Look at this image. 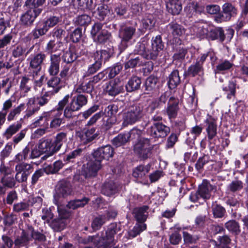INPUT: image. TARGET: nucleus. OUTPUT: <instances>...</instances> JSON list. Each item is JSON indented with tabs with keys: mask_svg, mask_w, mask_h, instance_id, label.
Returning <instances> with one entry per match:
<instances>
[{
	"mask_svg": "<svg viewBox=\"0 0 248 248\" xmlns=\"http://www.w3.org/2000/svg\"><path fill=\"white\" fill-rule=\"evenodd\" d=\"M169 31L172 35L176 39L175 42L180 44L179 37L185 33L184 29L176 23L171 22L168 25Z\"/></svg>",
	"mask_w": 248,
	"mask_h": 248,
	"instance_id": "nucleus-24",
	"label": "nucleus"
},
{
	"mask_svg": "<svg viewBox=\"0 0 248 248\" xmlns=\"http://www.w3.org/2000/svg\"><path fill=\"white\" fill-rule=\"evenodd\" d=\"M30 203L27 202L23 201L14 204L13 206V211L16 213L27 211L29 210Z\"/></svg>",
	"mask_w": 248,
	"mask_h": 248,
	"instance_id": "nucleus-52",
	"label": "nucleus"
},
{
	"mask_svg": "<svg viewBox=\"0 0 248 248\" xmlns=\"http://www.w3.org/2000/svg\"><path fill=\"white\" fill-rule=\"evenodd\" d=\"M87 103V99L86 96L82 94H79L75 96L69 107H67L64 110V115L67 118L72 117V112L78 111Z\"/></svg>",
	"mask_w": 248,
	"mask_h": 248,
	"instance_id": "nucleus-8",
	"label": "nucleus"
},
{
	"mask_svg": "<svg viewBox=\"0 0 248 248\" xmlns=\"http://www.w3.org/2000/svg\"><path fill=\"white\" fill-rule=\"evenodd\" d=\"M225 227L229 231L236 234L239 233L241 231L238 223L234 220H229L226 222Z\"/></svg>",
	"mask_w": 248,
	"mask_h": 248,
	"instance_id": "nucleus-49",
	"label": "nucleus"
},
{
	"mask_svg": "<svg viewBox=\"0 0 248 248\" xmlns=\"http://www.w3.org/2000/svg\"><path fill=\"white\" fill-rule=\"evenodd\" d=\"M168 12L173 15L180 14L182 5L180 0H163Z\"/></svg>",
	"mask_w": 248,
	"mask_h": 248,
	"instance_id": "nucleus-23",
	"label": "nucleus"
},
{
	"mask_svg": "<svg viewBox=\"0 0 248 248\" xmlns=\"http://www.w3.org/2000/svg\"><path fill=\"white\" fill-rule=\"evenodd\" d=\"M106 221V217L105 215H101L95 217L92 223V227L93 230H99L105 223Z\"/></svg>",
	"mask_w": 248,
	"mask_h": 248,
	"instance_id": "nucleus-48",
	"label": "nucleus"
},
{
	"mask_svg": "<svg viewBox=\"0 0 248 248\" xmlns=\"http://www.w3.org/2000/svg\"><path fill=\"white\" fill-rule=\"evenodd\" d=\"M89 201V199L87 198H84L81 200H75L69 202L67 206L70 209L74 210L84 206Z\"/></svg>",
	"mask_w": 248,
	"mask_h": 248,
	"instance_id": "nucleus-42",
	"label": "nucleus"
},
{
	"mask_svg": "<svg viewBox=\"0 0 248 248\" xmlns=\"http://www.w3.org/2000/svg\"><path fill=\"white\" fill-rule=\"evenodd\" d=\"M147 132L155 138H165L170 132V128L162 123L155 122L148 129Z\"/></svg>",
	"mask_w": 248,
	"mask_h": 248,
	"instance_id": "nucleus-9",
	"label": "nucleus"
},
{
	"mask_svg": "<svg viewBox=\"0 0 248 248\" xmlns=\"http://www.w3.org/2000/svg\"><path fill=\"white\" fill-rule=\"evenodd\" d=\"M60 55L55 54L51 56V65L49 69L50 74L55 75L59 71Z\"/></svg>",
	"mask_w": 248,
	"mask_h": 248,
	"instance_id": "nucleus-34",
	"label": "nucleus"
},
{
	"mask_svg": "<svg viewBox=\"0 0 248 248\" xmlns=\"http://www.w3.org/2000/svg\"><path fill=\"white\" fill-rule=\"evenodd\" d=\"M210 24L203 21L197 22L191 27L190 31L191 33L196 34L200 37H207Z\"/></svg>",
	"mask_w": 248,
	"mask_h": 248,
	"instance_id": "nucleus-14",
	"label": "nucleus"
},
{
	"mask_svg": "<svg viewBox=\"0 0 248 248\" xmlns=\"http://www.w3.org/2000/svg\"><path fill=\"white\" fill-rule=\"evenodd\" d=\"M94 16L99 20H106L109 21L115 18V15L106 5L99 6L97 10L93 13Z\"/></svg>",
	"mask_w": 248,
	"mask_h": 248,
	"instance_id": "nucleus-12",
	"label": "nucleus"
},
{
	"mask_svg": "<svg viewBox=\"0 0 248 248\" xmlns=\"http://www.w3.org/2000/svg\"><path fill=\"white\" fill-rule=\"evenodd\" d=\"M74 4L81 10L90 9L92 7L93 0H73Z\"/></svg>",
	"mask_w": 248,
	"mask_h": 248,
	"instance_id": "nucleus-47",
	"label": "nucleus"
},
{
	"mask_svg": "<svg viewBox=\"0 0 248 248\" xmlns=\"http://www.w3.org/2000/svg\"><path fill=\"white\" fill-rule=\"evenodd\" d=\"M31 85L30 79L25 76L21 78L19 85V93L20 97H25L31 90Z\"/></svg>",
	"mask_w": 248,
	"mask_h": 248,
	"instance_id": "nucleus-29",
	"label": "nucleus"
},
{
	"mask_svg": "<svg viewBox=\"0 0 248 248\" xmlns=\"http://www.w3.org/2000/svg\"><path fill=\"white\" fill-rule=\"evenodd\" d=\"M141 83V80L139 77L137 76L133 77L128 80L127 84L126 85V89L129 92L137 90L140 89Z\"/></svg>",
	"mask_w": 248,
	"mask_h": 248,
	"instance_id": "nucleus-35",
	"label": "nucleus"
},
{
	"mask_svg": "<svg viewBox=\"0 0 248 248\" xmlns=\"http://www.w3.org/2000/svg\"><path fill=\"white\" fill-rule=\"evenodd\" d=\"M146 224L144 223H137L130 232L129 234L132 237H135L142 231L146 229Z\"/></svg>",
	"mask_w": 248,
	"mask_h": 248,
	"instance_id": "nucleus-51",
	"label": "nucleus"
},
{
	"mask_svg": "<svg viewBox=\"0 0 248 248\" xmlns=\"http://www.w3.org/2000/svg\"><path fill=\"white\" fill-rule=\"evenodd\" d=\"M205 124L208 139L211 140L217 134V119L210 115H208L205 120Z\"/></svg>",
	"mask_w": 248,
	"mask_h": 248,
	"instance_id": "nucleus-17",
	"label": "nucleus"
},
{
	"mask_svg": "<svg viewBox=\"0 0 248 248\" xmlns=\"http://www.w3.org/2000/svg\"><path fill=\"white\" fill-rule=\"evenodd\" d=\"M60 79L57 77H52L47 82L49 89H47V93L53 94L58 92L61 88L59 85Z\"/></svg>",
	"mask_w": 248,
	"mask_h": 248,
	"instance_id": "nucleus-33",
	"label": "nucleus"
},
{
	"mask_svg": "<svg viewBox=\"0 0 248 248\" xmlns=\"http://www.w3.org/2000/svg\"><path fill=\"white\" fill-rule=\"evenodd\" d=\"M103 26L101 23H96L92 26L91 31L93 41L100 44L106 43L111 37V34L107 30L102 29Z\"/></svg>",
	"mask_w": 248,
	"mask_h": 248,
	"instance_id": "nucleus-6",
	"label": "nucleus"
},
{
	"mask_svg": "<svg viewBox=\"0 0 248 248\" xmlns=\"http://www.w3.org/2000/svg\"><path fill=\"white\" fill-rule=\"evenodd\" d=\"M57 193L60 196L65 197L72 193L71 186L69 183L61 181L58 186Z\"/></svg>",
	"mask_w": 248,
	"mask_h": 248,
	"instance_id": "nucleus-31",
	"label": "nucleus"
},
{
	"mask_svg": "<svg viewBox=\"0 0 248 248\" xmlns=\"http://www.w3.org/2000/svg\"><path fill=\"white\" fill-rule=\"evenodd\" d=\"M116 233V226L115 224H111L105 234L90 236L89 241L93 242L98 248H109L115 245L113 237Z\"/></svg>",
	"mask_w": 248,
	"mask_h": 248,
	"instance_id": "nucleus-2",
	"label": "nucleus"
},
{
	"mask_svg": "<svg viewBox=\"0 0 248 248\" xmlns=\"http://www.w3.org/2000/svg\"><path fill=\"white\" fill-rule=\"evenodd\" d=\"M222 17L225 20H229L237 14L236 9L230 3H225L222 6Z\"/></svg>",
	"mask_w": 248,
	"mask_h": 248,
	"instance_id": "nucleus-30",
	"label": "nucleus"
},
{
	"mask_svg": "<svg viewBox=\"0 0 248 248\" xmlns=\"http://www.w3.org/2000/svg\"><path fill=\"white\" fill-rule=\"evenodd\" d=\"M145 115L143 105L134 104L129 106L122 114V125H133L140 121Z\"/></svg>",
	"mask_w": 248,
	"mask_h": 248,
	"instance_id": "nucleus-1",
	"label": "nucleus"
},
{
	"mask_svg": "<svg viewBox=\"0 0 248 248\" xmlns=\"http://www.w3.org/2000/svg\"><path fill=\"white\" fill-rule=\"evenodd\" d=\"M101 168V162L93 158L83 166L82 173L85 178L94 177Z\"/></svg>",
	"mask_w": 248,
	"mask_h": 248,
	"instance_id": "nucleus-10",
	"label": "nucleus"
},
{
	"mask_svg": "<svg viewBox=\"0 0 248 248\" xmlns=\"http://www.w3.org/2000/svg\"><path fill=\"white\" fill-rule=\"evenodd\" d=\"M142 64V61H140L139 57L134 59H131L125 63V69L134 68L137 66H140Z\"/></svg>",
	"mask_w": 248,
	"mask_h": 248,
	"instance_id": "nucleus-60",
	"label": "nucleus"
},
{
	"mask_svg": "<svg viewBox=\"0 0 248 248\" xmlns=\"http://www.w3.org/2000/svg\"><path fill=\"white\" fill-rule=\"evenodd\" d=\"M141 25L142 28L141 29L144 31V30L150 29L155 25V22L154 17L151 15H146L141 21Z\"/></svg>",
	"mask_w": 248,
	"mask_h": 248,
	"instance_id": "nucleus-44",
	"label": "nucleus"
},
{
	"mask_svg": "<svg viewBox=\"0 0 248 248\" xmlns=\"http://www.w3.org/2000/svg\"><path fill=\"white\" fill-rule=\"evenodd\" d=\"M215 186L211 185L207 180H203L202 183L199 185L196 192H192L189 196L190 200L193 202H198L200 199L204 201L210 199L212 191Z\"/></svg>",
	"mask_w": 248,
	"mask_h": 248,
	"instance_id": "nucleus-3",
	"label": "nucleus"
},
{
	"mask_svg": "<svg viewBox=\"0 0 248 248\" xmlns=\"http://www.w3.org/2000/svg\"><path fill=\"white\" fill-rule=\"evenodd\" d=\"M153 148L148 139H140L134 145V151L140 157L144 159L149 157Z\"/></svg>",
	"mask_w": 248,
	"mask_h": 248,
	"instance_id": "nucleus-7",
	"label": "nucleus"
},
{
	"mask_svg": "<svg viewBox=\"0 0 248 248\" xmlns=\"http://www.w3.org/2000/svg\"><path fill=\"white\" fill-rule=\"evenodd\" d=\"M31 37L27 36L23 38L18 44L13 46L11 48L12 55L15 58L22 57L29 54L34 47L31 46Z\"/></svg>",
	"mask_w": 248,
	"mask_h": 248,
	"instance_id": "nucleus-4",
	"label": "nucleus"
},
{
	"mask_svg": "<svg viewBox=\"0 0 248 248\" xmlns=\"http://www.w3.org/2000/svg\"><path fill=\"white\" fill-rule=\"evenodd\" d=\"M138 53L146 59H151V58L148 57V55L151 53V49L146 48V45L144 42H139L137 45Z\"/></svg>",
	"mask_w": 248,
	"mask_h": 248,
	"instance_id": "nucleus-46",
	"label": "nucleus"
},
{
	"mask_svg": "<svg viewBox=\"0 0 248 248\" xmlns=\"http://www.w3.org/2000/svg\"><path fill=\"white\" fill-rule=\"evenodd\" d=\"M46 21L44 22V25L42 28H36L34 29L31 33L29 34L31 37V35H32L34 39L38 38L40 36L44 35L46 32Z\"/></svg>",
	"mask_w": 248,
	"mask_h": 248,
	"instance_id": "nucleus-58",
	"label": "nucleus"
},
{
	"mask_svg": "<svg viewBox=\"0 0 248 248\" xmlns=\"http://www.w3.org/2000/svg\"><path fill=\"white\" fill-rule=\"evenodd\" d=\"M183 234L184 242L186 244L195 243L199 239V237L198 235H192L186 232H184Z\"/></svg>",
	"mask_w": 248,
	"mask_h": 248,
	"instance_id": "nucleus-62",
	"label": "nucleus"
},
{
	"mask_svg": "<svg viewBox=\"0 0 248 248\" xmlns=\"http://www.w3.org/2000/svg\"><path fill=\"white\" fill-rule=\"evenodd\" d=\"M113 155V149L110 145H106L98 148L93 153L94 158L101 161L103 159H108Z\"/></svg>",
	"mask_w": 248,
	"mask_h": 248,
	"instance_id": "nucleus-15",
	"label": "nucleus"
},
{
	"mask_svg": "<svg viewBox=\"0 0 248 248\" xmlns=\"http://www.w3.org/2000/svg\"><path fill=\"white\" fill-rule=\"evenodd\" d=\"M148 207L144 206L140 208H135L133 211L134 217L139 223H143L146 221L148 216Z\"/></svg>",
	"mask_w": 248,
	"mask_h": 248,
	"instance_id": "nucleus-27",
	"label": "nucleus"
},
{
	"mask_svg": "<svg viewBox=\"0 0 248 248\" xmlns=\"http://www.w3.org/2000/svg\"><path fill=\"white\" fill-rule=\"evenodd\" d=\"M243 187V184L242 181L235 180L232 181L228 186V189L232 192H235L241 190Z\"/></svg>",
	"mask_w": 248,
	"mask_h": 248,
	"instance_id": "nucleus-54",
	"label": "nucleus"
},
{
	"mask_svg": "<svg viewBox=\"0 0 248 248\" xmlns=\"http://www.w3.org/2000/svg\"><path fill=\"white\" fill-rule=\"evenodd\" d=\"M111 55L108 50H101L97 51L94 54V62L88 68L87 76L92 75L98 70L102 65L103 62H106L110 57Z\"/></svg>",
	"mask_w": 248,
	"mask_h": 248,
	"instance_id": "nucleus-5",
	"label": "nucleus"
},
{
	"mask_svg": "<svg viewBox=\"0 0 248 248\" xmlns=\"http://www.w3.org/2000/svg\"><path fill=\"white\" fill-rule=\"evenodd\" d=\"M14 101L11 99L4 101L2 105L1 110L0 111L7 115L8 113L12 109Z\"/></svg>",
	"mask_w": 248,
	"mask_h": 248,
	"instance_id": "nucleus-63",
	"label": "nucleus"
},
{
	"mask_svg": "<svg viewBox=\"0 0 248 248\" xmlns=\"http://www.w3.org/2000/svg\"><path fill=\"white\" fill-rule=\"evenodd\" d=\"M40 14L39 11L28 8L27 11L20 17L21 23L23 25L31 26Z\"/></svg>",
	"mask_w": 248,
	"mask_h": 248,
	"instance_id": "nucleus-18",
	"label": "nucleus"
},
{
	"mask_svg": "<svg viewBox=\"0 0 248 248\" xmlns=\"http://www.w3.org/2000/svg\"><path fill=\"white\" fill-rule=\"evenodd\" d=\"M58 210L61 218L53 220L50 226L54 231H61L64 228L66 224L65 219L69 217L70 214L62 210L60 207L58 208Z\"/></svg>",
	"mask_w": 248,
	"mask_h": 248,
	"instance_id": "nucleus-13",
	"label": "nucleus"
},
{
	"mask_svg": "<svg viewBox=\"0 0 248 248\" xmlns=\"http://www.w3.org/2000/svg\"><path fill=\"white\" fill-rule=\"evenodd\" d=\"M116 15L120 16H123L124 18H128L129 16L127 15V8L125 5L119 4L114 9Z\"/></svg>",
	"mask_w": 248,
	"mask_h": 248,
	"instance_id": "nucleus-64",
	"label": "nucleus"
},
{
	"mask_svg": "<svg viewBox=\"0 0 248 248\" xmlns=\"http://www.w3.org/2000/svg\"><path fill=\"white\" fill-rule=\"evenodd\" d=\"M157 81V78L153 76L148 77L145 82L146 90L151 91L153 90L156 86Z\"/></svg>",
	"mask_w": 248,
	"mask_h": 248,
	"instance_id": "nucleus-61",
	"label": "nucleus"
},
{
	"mask_svg": "<svg viewBox=\"0 0 248 248\" xmlns=\"http://www.w3.org/2000/svg\"><path fill=\"white\" fill-rule=\"evenodd\" d=\"M14 244L12 239L7 235L1 236V242L0 243V248H12Z\"/></svg>",
	"mask_w": 248,
	"mask_h": 248,
	"instance_id": "nucleus-53",
	"label": "nucleus"
},
{
	"mask_svg": "<svg viewBox=\"0 0 248 248\" xmlns=\"http://www.w3.org/2000/svg\"><path fill=\"white\" fill-rule=\"evenodd\" d=\"M25 109V104H20L12 108L7 114V121L9 122L14 121Z\"/></svg>",
	"mask_w": 248,
	"mask_h": 248,
	"instance_id": "nucleus-32",
	"label": "nucleus"
},
{
	"mask_svg": "<svg viewBox=\"0 0 248 248\" xmlns=\"http://www.w3.org/2000/svg\"><path fill=\"white\" fill-rule=\"evenodd\" d=\"M123 83L119 79L110 81L106 87V91L109 95L115 96L123 90Z\"/></svg>",
	"mask_w": 248,
	"mask_h": 248,
	"instance_id": "nucleus-20",
	"label": "nucleus"
},
{
	"mask_svg": "<svg viewBox=\"0 0 248 248\" xmlns=\"http://www.w3.org/2000/svg\"><path fill=\"white\" fill-rule=\"evenodd\" d=\"M202 70V66L201 64H200L199 63L196 62L195 64H192L189 67L187 73L188 75L194 77Z\"/></svg>",
	"mask_w": 248,
	"mask_h": 248,
	"instance_id": "nucleus-59",
	"label": "nucleus"
},
{
	"mask_svg": "<svg viewBox=\"0 0 248 248\" xmlns=\"http://www.w3.org/2000/svg\"><path fill=\"white\" fill-rule=\"evenodd\" d=\"M178 104L179 100L177 98L170 97L166 109V113L170 120L176 117L179 109Z\"/></svg>",
	"mask_w": 248,
	"mask_h": 248,
	"instance_id": "nucleus-19",
	"label": "nucleus"
},
{
	"mask_svg": "<svg viewBox=\"0 0 248 248\" xmlns=\"http://www.w3.org/2000/svg\"><path fill=\"white\" fill-rule=\"evenodd\" d=\"M45 1V0H27L25 6L28 8L32 9L35 11H39V14L42 12V9L39 7L42 5Z\"/></svg>",
	"mask_w": 248,
	"mask_h": 248,
	"instance_id": "nucleus-45",
	"label": "nucleus"
},
{
	"mask_svg": "<svg viewBox=\"0 0 248 248\" xmlns=\"http://www.w3.org/2000/svg\"><path fill=\"white\" fill-rule=\"evenodd\" d=\"M130 138L129 134L125 133L119 134L113 140V144L117 147H120L127 143Z\"/></svg>",
	"mask_w": 248,
	"mask_h": 248,
	"instance_id": "nucleus-37",
	"label": "nucleus"
},
{
	"mask_svg": "<svg viewBox=\"0 0 248 248\" xmlns=\"http://www.w3.org/2000/svg\"><path fill=\"white\" fill-rule=\"evenodd\" d=\"M16 180L12 177L3 176L0 179V183L6 188H12L16 185Z\"/></svg>",
	"mask_w": 248,
	"mask_h": 248,
	"instance_id": "nucleus-57",
	"label": "nucleus"
},
{
	"mask_svg": "<svg viewBox=\"0 0 248 248\" xmlns=\"http://www.w3.org/2000/svg\"><path fill=\"white\" fill-rule=\"evenodd\" d=\"M27 228H31L32 230L31 233H30L31 237V239H34L35 241L39 242H43L46 240V236L43 234L34 231V228L32 226L28 225Z\"/></svg>",
	"mask_w": 248,
	"mask_h": 248,
	"instance_id": "nucleus-56",
	"label": "nucleus"
},
{
	"mask_svg": "<svg viewBox=\"0 0 248 248\" xmlns=\"http://www.w3.org/2000/svg\"><path fill=\"white\" fill-rule=\"evenodd\" d=\"M233 65V63L228 60H221L216 66V73H223L224 71L230 70Z\"/></svg>",
	"mask_w": 248,
	"mask_h": 248,
	"instance_id": "nucleus-40",
	"label": "nucleus"
},
{
	"mask_svg": "<svg viewBox=\"0 0 248 248\" xmlns=\"http://www.w3.org/2000/svg\"><path fill=\"white\" fill-rule=\"evenodd\" d=\"M180 82V78L178 70H174L169 77L168 84L170 89L175 88Z\"/></svg>",
	"mask_w": 248,
	"mask_h": 248,
	"instance_id": "nucleus-39",
	"label": "nucleus"
},
{
	"mask_svg": "<svg viewBox=\"0 0 248 248\" xmlns=\"http://www.w3.org/2000/svg\"><path fill=\"white\" fill-rule=\"evenodd\" d=\"M150 166L146 165H139L133 171V176L137 179L143 178L149 171Z\"/></svg>",
	"mask_w": 248,
	"mask_h": 248,
	"instance_id": "nucleus-36",
	"label": "nucleus"
},
{
	"mask_svg": "<svg viewBox=\"0 0 248 248\" xmlns=\"http://www.w3.org/2000/svg\"><path fill=\"white\" fill-rule=\"evenodd\" d=\"M101 192L103 194L110 196L116 192V186L112 181H109L104 184L102 187Z\"/></svg>",
	"mask_w": 248,
	"mask_h": 248,
	"instance_id": "nucleus-38",
	"label": "nucleus"
},
{
	"mask_svg": "<svg viewBox=\"0 0 248 248\" xmlns=\"http://www.w3.org/2000/svg\"><path fill=\"white\" fill-rule=\"evenodd\" d=\"M45 58V56L38 54L31 58L30 61V67L33 69L40 68V65L43 60Z\"/></svg>",
	"mask_w": 248,
	"mask_h": 248,
	"instance_id": "nucleus-50",
	"label": "nucleus"
},
{
	"mask_svg": "<svg viewBox=\"0 0 248 248\" xmlns=\"http://www.w3.org/2000/svg\"><path fill=\"white\" fill-rule=\"evenodd\" d=\"M91 22V17L87 14H82L77 16L74 19L76 25L86 27Z\"/></svg>",
	"mask_w": 248,
	"mask_h": 248,
	"instance_id": "nucleus-43",
	"label": "nucleus"
},
{
	"mask_svg": "<svg viewBox=\"0 0 248 248\" xmlns=\"http://www.w3.org/2000/svg\"><path fill=\"white\" fill-rule=\"evenodd\" d=\"M136 28L132 26L122 27L119 30V37L121 39V45L125 48L127 43L133 38L136 32Z\"/></svg>",
	"mask_w": 248,
	"mask_h": 248,
	"instance_id": "nucleus-11",
	"label": "nucleus"
},
{
	"mask_svg": "<svg viewBox=\"0 0 248 248\" xmlns=\"http://www.w3.org/2000/svg\"><path fill=\"white\" fill-rule=\"evenodd\" d=\"M163 47L164 45L160 35H157L155 37L153 38L152 40V52L148 55V57L151 58L152 60L155 59L158 56V52L162 50Z\"/></svg>",
	"mask_w": 248,
	"mask_h": 248,
	"instance_id": "nucleus-22",
	"label": "nucleus"
},
{
	"mask_svg": "<svg viewBox=\"0 0 248 248\" xmlns=\"http://www.w3.org/2000/svg\"><path fill=\"white\" fill-rule=\"evenodd\" d=\"M31 228H27L26 230H23L20 236L17 237L14 241L16 246L18 248L27 246L31 240L30 233H31Z\"/></svg>",
	"mask_w": 248,
	"mask_h": 248,
	"instance_id": "nucleus-21",
	"label": "nucleus"
},
{
	"mask_svg": "<svg viewBox=\"0 0 248 248\" xmlns=\"http://www.w3.org/2000/svg\"><path fill=\"white\" fill-rule=\"evenodd\" d=\"M77 135L84 143H87L93 140L98 135L95 132V128H91L83 132H78Z\"/></svg>",
	"mask_w": 248,
	"mask_h": 248,
	"instance_id": "nucleus-26",
	"label": "nucleus"
},
{
	"mask_svg": "<svg viewBox=\"0 0 248 248\" xmlns=\"http://www.w3.org/2000/svg\"><path fill=\"white\" fill-rule=\"evenodd\" d=\"M209 29L207 36V38L212 40L219 39L221 42H223L224 40L225 35L222 28H216L210 25Z\"/></svg>",
	"mask_w": 248,
	"mask_h": 248,
	"instance_id": "nucleus-25",
	"label": "nucleus"
},
{
	"mask_svg": "<svg viewBox=\"0 0 248 248\" xmlns=\"http://www.w3.org/2000/svg\"><path fill=\"white\" fill-rule=\"evenodd\" d=\"M67 133L62 132L58 133L56 136V139L49 147L47 150V157L53 155L61 148L62 142L66 140Z\"/></svg>",
	"mask_w": 248,
	"mask_h": 248,
	"instance_id": "nucleus-16",
	"label": "nucleus"
},
{
	"mask_svg": "<svg viewBox=\"0 0 248 248\" xmlns=\"http://www.w3.org/2000/svg\"><path fill=\"white\" fill-rule=\"evenodd\" d=\"M22 127V124L19 122L13 123L9 125L3 133V137L7 140L10 139Z\"/></svg>",
	"mask_w": 248,
	"mask_h": 248,
	"instance_id": "nucleus-28",
	"label": "nucleus"
},
{
	"mask_svg": "<svg viewBox=\"0 0 248 248\" xmlns=\"http://www.w3.org/2000/svg\"><path fill=\"white\" fill-rule=\"evenodd\" d=\"M33 169V165L31 164L26 162L17 163L15 166V171L25 173L30 175Z\"/></svg>",
	"mask_w": 248,
	"mask_h": 248,
	"instance_id": "nucleus-41",
	"label": "nucleus"
},
{
	"mask_svg": "<svg viewBox=\"0 0 248 248\" xmlns=\"http://www.w3.org/2000/svg\"><path fill=\"white\" fill-rule=\"evenodd\" d=\"M83 150L81 148H78L67 154L64 158L65 161L73 162V160L79 156Z\"/></svg>",
	"mask_w": 248,
	"mask_h": 248,
	"instance_id": "nucleus-55",
	"label": "nucleus"
}]
</instances>
